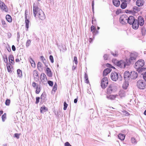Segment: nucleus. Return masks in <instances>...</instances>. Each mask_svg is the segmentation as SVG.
Masks as SVG:
<instances>
[{
  "label": "nucleus",
  "mask_w": 146,
  "mask_h": 146,
  "mask_svg": "<svg viewBox=\"0 0 146 146\" xmlns=\"http://www.w3.org/2000/svg\"><path fill=\"white\" fill-rule=\"evenodd\" d=\"M38 4L39 3L37 2H36L33 4V15L35 17L37 16L40 19L43 20L45 19V16L44 12L38 7Z\"/></svg>",
  "instance_id": "obj_1"
},
{
  "label": "nucleus",
  "mask_w": 146,
  "mask_h": 146,
  "mask_svg": "<svg viewBox=\"0 0 146 146\" xmlns=\"http://www.w3.org/2000/svg\"><path fill=\"white\" fill-rule=\"evenodd\" d=\"M113 62L117 66L121 68H124L126 66H128L130 65V60L127 59L119 61L113 60Z\"/></svg>",
  "instance_id": "obj_2"
},
{
  "label": "nucleus",
  "mask_w": 146,
  "mask_h": 146,
  "mask_svg": "<svg viewBox=\"0 0 146 146\" xmlns=\"http://www.w3.org/2000/svg\"><path fill=\"white\" fill-rule=\"evenodd\" d=\"M145 64L144 60L140 59L138 60L135 64L134 67L139 73H141L143 71H146V69L144 68H142Z\"/></svg>",
  "instance_id": "obj_3"
},
{
  "label": "nucleus",
  "mask_w": 146,
  "mask_h": 146,
  "mask_svg": "<svg viewBox=\"0 0 146 146\" xmlns=\"http://www.w3.org/2000/svg\"><path fill=\"white\" fill-rule=\"evenodd\" d=\"M137 20L135 19L133 16H131L128 17L127 23L132 25L133 28L135 29L138 28V24L137 23Z\"/></svg>",
  "instance_id": "obj_4"
},
{
  "label": "nucleus",
  "mask_w": 146,
  "mask_h": 146,
  "mask_svg": "<svg viewBox=\"0 0 146 146\" xmlns=\"http://www.w3.org/2000/svg\"><path fill=\"white\" fill-rule=\"evenodd\" d=\"M117 85L116 84H112L110 85L107 89V93L111 94L114 92L117 89Z\"/></svg>",
  "instance_id": "obj_5"
},
{
  "label": "nucleus",
  "mask_w": 146,
  "mask_h": 146,
  "mask_svg": "<svg viewBox=\"0 0 146 146\" xmlns=\"http://www.w3.org/2000/svg\"><path fill=\"white\" fill-rule=\"evenodd\" d=\"M137 86L140 89H144L145 88L146 84L143 80H140L137 81Z\"/></svg>",
  "instance_id": "obj_6"
},
{
  "label": "nucleus",
  "mask_w": 146,
  "mask_h": 146,
  "mask_svg": "<svg viewBox=\"0 0 146 146\" xmlns=\"http://www.w3.org/2000/svg\"><path fill=\"white\" fill-rule=\"evenodd\" d=\"M128 17L125 15H121L119 19L120 22L121 24L124 25L127 23Z\"/></svg>",
  "instance_id": "obj_7"
},
{
  "label": "nucleus",
  "mask_w": 146,
  "mask_h": 146,
  "mask_svg": "<svg viewBox=\"0 0 146 146\" xmlns=\"http://www.w3.org/2000/svg\"><path fill=\"white\" fill-rule=\"evenodd\" d=\"M110 77L111 79L114 81H116L118 78H120L118 73L115 72L111 73Z\"/></svg>",
  "instance_id": "obj_8"
},
{
  "label": "nucleus",
  "mask_w": 146,
  "mask_h": 146,
  "mask_svg": "<svg viewBox=\"0 0 146 146\" xmlns=\"http://www.w3.org/2000/svg\"><path fill=\"white\" fill-rule=\"evenodd\" d=\"M108 84V80L107 78H103L101 81V86L103 88H105Z\"/></svg>",
  "instance_id": "obj_9"
},
{
  "label": "nucleus",
  "mask_w": 146,
  "mask_h": 146,
  "mask_svg": "<svg viewBox=\"0 0 146 146\" xmlns=\"http://www.w3.org/2000/svg\"><path fill=\"white\" fill-rule=\"evenodd\" d=\"M137 23L138 24V27L139 25L142 26L144 23V20L141 16L139 17L138 19V21L137 20Z\"/></svg>",
  "instance_id": "obj_10"
},
{
  "label": "nucleus",
  "mask_w": 146,
  "mask_h": 146,
  "mask_svg": "<svg viewBox=\"0 0 146 146\" xmlns=\"http://www.w3.org/2000/svg\"><path fill=\"white\" fill-rule=\"evenodd\" d=\"M25 26L27 28V31L28 29L29 28V26L30 24V21H29V17H27V15L26 14V11H25Z\"/></svg>",
  "instance_id": "obj_11"
},
{
  "label": "nucleus",
  "mask_w": 146,
  "mask_h": 146,
  "mask_svg": "<svg viewBox=\"0 0 146 146\" xmlns=\"http://www.w3.org/2000/svg\"><path fill=\"white\" fill-rule=\"evenodd\" d=\"M137 55L136 53H131L130 55V58L128 60H130V64L131 61L136 59Z\"/></svg>",
  "instance_id": "obj_12"
},
{
  "label": "nucleus",
  "mask_w": 146,
  "mask_h": 146,
  "mask_svg": "<svg viewBox=\"0 0 146 146\" xmlns=\"http://www.w3.org/2000/svg\"><path fill=\"white\" fill-rule=\"evenodd\" d=\"M0 8L1 10L5 12H7V7L4 3L1 2L0 0Z\"/></svg>",
  "instance_id": "obj_13"
},
{
  "label": "nucleus",
  "mask_w": 146,
  "mask_h": 146,
  "mask_svg": "<svg viewBox=\"0 0 146 146\" xmlns=\"http://www.w3.org/2000/svg\"><path fill=\"white\" fill-rule=\"evenodd\" d=\"M118 96L117 95H111L107 96L106 98L109 100H113L117 98Z\"/></svg>",
  "instance_id": "obj_14"
},
{
  "label": "nucleus",
  "mask_w": 146,
  "mask_h": 146,
  "mask_svg": "<svg viewBox=\"0 0 146 146\" xmlns=\"http://www.w3.org/2000/svg\"><path fill=\"white\" fill-rule=\"evenodd\" d=\"M144 3L143 0H137L136 2V4L137 6L140 7L143 5Z\"/></svg>",
  "instance_id": "obj_15"
},
{
  "label": "nucleus",
  "mask_w": 146,
  "mask_h": 146,
  "mask_svg": "<svg viewBox=\"0 0 146 146\" xmlns=\"http://www.w3.org/2000/svg\"><path fill=\"white\" fill-rule=\"evenodd\" d=\"M111 69L110 68H107L105 69L103 72V76H105L109 73L111 71Z\"/></svg>",
  "instance_id": "obj_16"
},
{
  "label": "nucleus",
  "mask_w": 146,
  "mask_h": 146,
  "mask_svg": "<svg viewBox=\"0 0 146 146\" xmlns=\"http://www.w3.org/2000/svg\"><path fill=\"white\" fill-rule=\"evenodd\" d=\"M130 76V74L129 72L128 71L125 72L124 74V78L125 80H127V79Z\"/></svg>",
  "instance_id": "obj_17"
},
{
  "label": "nucleus",
  "mask_w": 146,
  "mask_h": 146,
  "mask_svg": "<svg viewBox=\"0 0 146 146\" xmlns=\"http://www.w3.org/2000/svg\"><path fill=\"white\" fill-rule=\"evenodd\" d=\"M41 79L42 82H46L47 80L46 76L44 73L41 74Z\"/></svg>",
  "instance_id": "obj_18"
},
{
  "label": "nucleus",
  "mask_w": 146,
  "mask_h": 146,
  "mask_svg": "<svg viewBox=\"0 0 146 146\" xmlns=\"http://www.w3.org/2000/svg\"><path fill=\"white\" fill-rule=\"evenodd\" d=\"M119 95L121 98L124 97L125 96V92L123 90H121L119 92Z\"/></svg>",
  "instance_id": "obj_19"
},
{
  "label": "nucleus",
  "mask_w": 146,
  "mask_h": 146,
  "mask_svg": "<svg viewBox=\"0 0 146 146\" xmlns=\"http://www.w3.org/2000/svg\"><path fill=\"white\" fill-rule=\"evenodd\" d=\"M40 110V113H43L47 111L48 109L47 108L45 107V106H43L42 107H41Z\"/></svg>",
  "instance_id": "obj_20"
},
{
  "label": "nucleus",
  "mask_w": 146,
  "mask_h": 146,
  "mask_svg": "<svg viewBox=\"0 0 146 146\" xmlns=\"http://www.w3.org/2000/svg\"><path fill=\"white\" fill-rule=\"evenodd\" d=\"M112 2L114 5L116 7H119L120 5L119 0H113Z\"/></svg>",
  "instance_id": "obj_21"
},
{
  "label": "nucleus",
  "mask_w": 146,
  "mask_h": 146,
  "mask_svg": "<svg viewBox=\"0 0 146 146\" xmlns=\"http://www.w3.org/2000/svg\"><path fill=\"white\" fill-rule=\"evenodd\" d=\"M129 86V82L125 80V82H124L122 88L125 89H126Z\"/></svg>",
  "instance_id": "obj_22"
},
{
  "label": "nucleus",
  "mask_w": 146,
  "mask_h": 146,
  "mask_svg": "<svg viewBox=\"0 0 146 146\" xmlns=\"http://www.w3.org/2000/svg\"><path fill=\"white\" fill-rule=\"evenodd\" d=\"M46 74L48 76L51 77L52 76V74L50 69L48 68H46Z\"/></svg>",
  "instance_id": "obj_23"
},
{
  "label": "nucleus",
  "mask_w": 146,
  "mask_h": 146,
  "mask_svg": "<svg viewBox=\"0 0 146 146\" xmlns=\"http://www.w3.org/2000/svg\"><path fill=\"white\" fill-rule=\"evenodd\" d=\"M122 3L121 5V7L122 9H125L127 7V4H128L129 3H127L125 2H121Z\"/></svg>",
  "instance_id": "obj_24"
},
{
  "label": "nucleus",
  "mask_w": 146,
  "mask_h": 146,
  "mask_svg": "<svg viewBox=\"0 0 146 146\" xmlns=\"http://www.w3.org/2000/svg\"><path fill=\"white\" fill-rule=\"evenodd\" d=\"M29 61L31 64L33 68H35V64L33 59L31 58H30Z\"/></svg>",
  "instance_id": "obj_25"
},
{
  "label": "nucleus",
  "mask_w": 146,
  "mask_h": 146,
  "mask_svg": "<svg viewBox=\"0 0 146 146\" xmlns=\"http://www.w3.org/2000/svg\"><path fill=\"white\" fill-rule=\"evenodd\" d=\"M42 63L40 62H38L37 64V68L38 70H40L42 69Z\"/></svg>",
  "instance_id": "obj_26"
},
{
  "label": "nucleus",
  "mask_w": 146,
  "mask_h": 146,
  "mask_svg": "<svg viewBox=\"0 0 146 146\" xmlns=\"http://www.w3.org/2000/svg\"><path fill=\"white\" fill-rule=\"evenodd\" d=\"M125 135L123 134H120L118 135V137L119 139L121 140H123L125 139Z\"/></svg>",
  "instance_id": "obj_27"
},
{
  "label": "nucleus",
  "mask_w": 146,
  "mask_h": 146,
  "mask_svg": "<svg viewBox=\"0 0 146 146\" xmlns=\"http://www.w3.org/2000/svg\"><path fill=\"white\" fill-rule=\"evenodd\" d=\"M6 66L8 71L9 72H11V68L12 67L11 64L10 63L7 64Z\"/></svg>",
  "instance_id": "obj_28"
},
{
  "label": "nucleus",
  "mask_w": 146,
  "mask_h": 146,
  "mask_svg": "<svg viewBox=\"0 0 146 146\" xmlns=\"http://www.w3.org/2000/svg\"><path fill=\"white\" fill-rule=\"evenodd\" d=\"M6 18L7 20L9 22H11L12 21V19L10 15H7L6 17Z\"/></svg>",
  "instance_id": "obj_29"
},
{
  "label": "nucleus",
  "mask_w": 146,
  "mask_h": 146,
  "mask_svg": "<svg viewBox=\"0 0 146 146\" xmlns=\"http://www.w3.org/2000/svg\"><path fill=\"white\" fill-rule=\"evenodd\" d=\"M138 74L136 72H133L132 74V76H133V79H135L137 77Z\"/></svg>",
  "instance_id": "obj_30"
},
{
  "label": "nucleus",
  "mask_w": 146,
  "mask_h": 146,
  "mask_svg": "<svg viewBox=\"0 0 146 146\" xmlns=\"http://www.w3.org/2000/svg\"><path fill=\"white\" fill-rule=\"evenodd\" d=\"M33 75L35 78H37L38 76V72L36 70H34L33 72Z\"/></svg>",
  "instance_id": "obj_31"
},
{
  "label": "nucleus",
  "mask_w": 146,
  "mask_h": 146,
  "mask_svg": "<svg viewBox=\"0 0 146 146\" xmlns=\"http://www.w3.org/2000/svg\"><path fill=\"white\" fill-rule=\"evenodd\" d=\"M2 121L3 122H4L6 119V114L4 113L1 117Z\"/></svg>",
  "instance_id": "obj_32"
},
{
  "label": "nucleus",
  "mask_w": 146,
  "mask_h": 146,
  "mask_svg": "<svg viewBox=\"0 0 146 146\" xmlns=\"http://www.w3.org/2000/svg\"><path fill=\"white\" fill-rule=\"evenodd\" d=\"M141 73L142 75H143V79L146 82V72L145 71H143Z\"/></svg>",
  "instance_id": "obj_33"
},
{
  "label": "nucleus",
  "mask_w": 146,
  "mask_h": 146,
  "mask_svg": "<svg viewBox=\"0 0 146 146\" xmlns=\"http://www.w3.org/2000/svg\"><path fill=\"white\" fill-rule=\"evenodd\" d=\"M131 143L133 144H136L137 143V141L133 137L131 138Z\"/></svg>",
  "instance_id": "obj_34"
},
{
  "label": "nucleus",
  "mask_w": 146,
  "mask_h": 146,
  "mask_svg": "<svg viewBox=\"0 0 146 146\" xmlns=\"http://www.w3.org/2000/svg\"><path fill=\"white\" fill-rule=\"evenodd\" d=\"M40 58L42 61L43 63L45 64L46 62V60L45 58L43 56H40Z\"/></svg>",
  "instance_id": "obj_35"
},
{
  "label": "nucleus",
  "mask_w": 146,
  "mask_h": 146,
  "mask_svg": "<svg viewBox=\"0 0 146 146\" xmlns=\"http://www.w3.org/2000/svg\"><path fill=\"white\" fill-rule=\"evenodd\" d=\"M10 103V101L9 99H7L5 102V104L6 106H9Z\"/></svg>",
  "instance_id": "obj_36"
},
{
  "label": "nucleus",
  "mask_w": 146,
  "mask_h": 146,
  "mask_svg": "<svg viewBox=\"0 0 146 146\" xmlns=\"http://www.w3.org/2000/svg\"><path fill=\"white\" fill-rule=\"evenodd\" d=\"M9 61L10 62V60L13 61L14 60V57L12 55H10L9 57Z\"/></svg>",
  "instance_id": "obj_37"
},
{
  "label": "nucleus",
  "mask_w": 146,
  "mask_h": 146,
  "mask_svg": "<svg viewBox=\"0 0 146 146\" xmlns=\"http://www.w3.org/2000/svg\"><path fill=\"white\" fill-rule=\"evenodd\" d=\"M38 84L36 83L35 82H33L32 83V86L34 88H35L38 85Z\"/></svg>",
  "instance_id": "obj_38"
},
{
  "label": "nucleus",
  "mask_w": 146,
  "mask_h": 146,
  "mask_svg": "<svg viewBox=\"0 0 146 146\" xmlns=\"http://www.w3.org/2000/svg\"><path fill=\"white\" fill-rule=\"evenodd\" d=\"M146 31V30L144 28H143L141 29V32L142 33V34L143 35H145V32Z\"/></svg>",
  "instance_id": "obj_39"
},
{
  "label": "nucleus",
  "mask_w": 146,
  "mask_h": 146,
  "mask_svg": "<svg viewBox=\"0 0 146 146\" xmlns=\"http://www.w3.org/2000/svg\"><path fill=\"white\" fill-rule=\"evenodd\" d=\"M64 107L63 109L64 110H65L66 109L68 105L66 104V102H64Z\"/></svg>",
  "instance_id": "obj_40"
},
{
  "label": "nucleus",
  "mask_w": 146,
  "mask_h": 146,
  "mask_svg": "<svg viewBox=\"0 0 146 146\" xmlns=\"http://www.w3.org/2000/svg\"><path fill=\"white\" fill-rule=\"evenodd\" d=\"M41 90L40 88V87L38 88H37V89L36 90V93L37 94H39Z\"/></svg>",
  "instance_id": "obj_41"
},
{
  "label": "nucleus",
  "mask_w": 146,
  "mask_h": 146,
  "mask_svg": "<svg viewBox=\"0 0 146 146\" xmlns=\"http://www.w3.org/2000/svg\"><path fill=\"white\" fill-rule=\"evenodd\" d=\"M73 62H74L75 64H77V58L76 56H74V58Z\"/></svg>",
  "instance_id": "obj_42"
},
{
  "label": "nucleus",
  "mask_w": 146,
  "mask_h": 146,
  "mask_svg": "<svg viewBox=\"0 0 146 146\" xmlns=\"http://www.w3.org/2000/svg\"><path fill=\"white\" fill-rule=\"evenodd\" d=\"M111 54L114 56H117L118 55L117 53V52H111Z\"/></svg>",
  "instance_id": "obj_43"
},
{
  "label": "nucleus",
  "mask_w": 146,
  "mask_h": 146,
  "mask_svg": "<svg viewBox=\"0 0 146 146\" xmlns=\"http://www.w3.org/2000/svg\"><path fill=\"white\" fill-rule=\"evenodd\" d=\"M57 85L56 84V83L54 85V86L53 88V90L55 91L57 89Z\"/></svg>",
  "instance_id": "obj_44"
},
{
  "label": "nucleus",
  "mask_w": 146,
  "mask_h": 146,
  "mask_svg": "<svg viewBox=\"0 0 146 146\" xmlns=\"http://www.w3.org/2000/svg\"><path fill=\"white\" fill-rule=\"evenodd\" d=\"M31 43V41L30 40H27L26 43V46L27 47L29 46Z\"/></svg>",
  "instance_id": "obj_45"
},
{
  "label": "nucleus",
  "mask_w": 146,
  "mask_h": 146,
  "mask_svg": "<svg viewBox=\"0 0 146 146\" xmlns=\"http://www.w3.org/2000/svg\"><path fill=\"white\" fill-rule=\"evenodd\" d=\"M49 59L51 62L53 63L54 62V59L52 55H50L49 57Z\"/></svg>",
  "instance_id": "obj_46"
},
{
  "label": "nucleus",
  "mask_w": 146,
  "mask_h": 146,
  "mask_svg": "<svg viewBox=\"0 0 146 146\" xmlns=\"http://www.w3.org/2000/svg\"><path fill=\"white\" fill-rule=\"evenodd\" d=\"M123 114L125 115H129V113L127 111L124 110L123 111Z\"/></svg>",
  "instance_id": "obj_47"
},
{
  "label": "nucleus",
  "mask_w": 146,
  "mask_h": 146,
  "mask_svg": "<svg viewBox=\"0 0 146 146\" xmlns=\"http://www.w3.org/2000/svg\"><path fill=\"white\" fill-rule=\"evenodd\" d=\"M48 83L50 86H52L53 85V82L52 81L49 80L48 82Z\"/></svg>",
  "instance_id": "obj_48"
},
{
  "label": "nucleus",
  "mask_w": 146,
  "mask_h": 146,
  "mask_svg": "<svg viewBox=\"0 0 146 146\" xmlns=\"http://www.w3.org/2000/svg\"><path fill=\"white\" fill-rule=\"evenodd\" d=\"M85 79L86 80V83H88L89 82V81L88 80V76L86 74H85Z\"/></svg>",
  "instance_id": "obj_49"
},
{
  "label": "nucleus",
  "mask_w": 146,
  "mask_h": 146,
  "mask_svg": "<svg viewBox=\"0 0 146 146\" xmlns=\"http://www.w3.org/2000/svg\"><path fill=\"white\" fill-rule=\"evenodd\" d=\"M121 2H125L127 3H129L130 0H120Z\"/></svg>",
  "instance_id": "obj_50"
},
{
  "label": "nucleus",
  "mask_w": 146,
  "mask_h": 146,
  "mask_svg": "<svg viewBox=\"0 0 146 146\" xmlns=\"http://www.w3.org/2000/svg\"><path fill=\"white\" fill-rule=\"evenodd\" d=\"M92 32L94 35L97 34L98 33V31H96V29L94 30Z\"/></svg>",
  "instance_id": "obj_51"
},
{
  "label": "nucleus",
  "mask_w": 146,
  "mask_h": 146,
  "mask_svg": "<svg viewBox=\"0 0 146 146\" xmlns=\"http://www.w3.org/2000/svg\"><path fill=\"white\" fill-rule=\"evenodd\" d=\"M39 100H40V97H36V104H38L39 101Z\"/></svg>",
  "instance_id": "obj_52"
},
{
  "label": "nucleus",
  "mask_w": 146,
  "mask_h": 146,
  "mask_svg": "<svg viewBox=\"0 0 146 146\" xmlns=\"http://www.w3.org/2000/svg\"><path fill=\"white\" fill-rule=\"evenodd\" d=\"M22 76V71L19 69V77H21Z\"/></svg>",
  "instance_id": "obj_53"
},
{
  "label": "nucleus",
  "mask_w": 146,
  "mask_h": 146,
  "mask_svg": "<svg viewBox=\"0 0 146 146\" xmlns=\"http://www.w3.org/2000/svg\"><path fill=\"white\" fill-rule=\"evenodd\" d=\"M108 55L107 54H105L104 56V57L105 60H107L108 58Z\"/></svg>",
  "instance_id": "obj_54"
},
{
  "label": "nucleus",
  "mask_w": 146,
  "mask_h": 146,
  "mask_svg": "<svg viewBox=\"0 0 146 146\" xmlns=\"http://www.w3.org/2000/svg\"><path fill=\"white\" fill-rule=\"evenodd\" d=\"M4 60L5 62L7 63V56H5V57H4Z\"/></svg>",
  "instance_id": "obj_55"
},
{
  "label": "nucleus",
  "mask_w": 146,
  "mask_h": 146,
  "mask_svg": "<svg viewBox=\"0 0 146 146\" xmlns=\"http://www.w3.org/2000/svg\"><path fill=\"white\" fill-rule=\"evenodd\" d=\"M64 146H72L68 142H67L64 144Z\"/></svg>",
  "instance_id": "obj_56"
},
{
  "label": "nucleus",
  "mask_w": 146,
  "mask_h": 146,
  "mask_svg": "<svg viewBox=\"0 0 146 146\" xmlns=\"http://www.w3.org/2000/svg\"><path fill=\"white\" fill-rule=\"evenodd\" d=\"M96 29L95 27L93 25H92L91 27V30L92 31H94V30Z\"/></svg>",
  "instance_id": "obj_57"
},
{
  "label": "nucleus",
  "mask_w": 146,
  "mask_h": 146,
  "mask_svg": "<svg viewBox=\"0 0 146 146\" xmlns=\"http://www.w3.org/2000/svg\"><path fill=\"white\" fill-rule=\"evenodd\" d=\"M1 23L4 26V27L6 26V24L5 21L3 20H2Z\"/></svg>",
  "instance_id": "obj_58"
},
{
  "label": "nucleus",
  "mask_w": 146,
  "mask_h": 146,
  "mask_svg": "<svg viewBox=\"0 0 146 146\" xmlns=\"http://www.w3.org/2000/svg\"><path fill=\"white\" fill-rule=\"evenodd\" d=\"M94 0L93 1L92 3V9L93 11L94 12Z\"/></svg>",
  "instance_id": "obj_59"
},
{
  "label": "nucleus",
  "mask_w": 146,
  "mask_h": 146,
  "mask_svg": "<svg viewBox=\"0 0 146 146\" xmlns=\"http://www.w3.org/2000/svg\"><path fill=\"white\" fill-rule=\"evenodd\" d=\"M14 119H15V120L14 121H17L18 120V118L17 117V115H15L14 116Z\"/></svg>",
  "instance_id": "obj_60"
},
{
  "label": "nucleus",
  "mask_w": 146,
  "mask_h": 146,
  "mask_svg": "<svg viewBox=\"0 0 146 146\" xmlns=\"http://www.w3.org/2000/svg\"><path fill=\"white\" fill-rule=\"evenodd\" d=\"M14 137L17 138V139H18V133H15L14 134Z\"/></svg>",
  "instance_id": "obj_61"
},
{
  "label": "nucleus",
  "mask_w": 146,
  "mask_h": 146,
  "mask_svg": "<svg viewBox=\"0 0 146 146\" xmlns=\"http://www.w3.org/2000/svg\"><path fill=\"white\" fill-rule=\"evenodd\" d=\"M13 50L15 51V47L14 45H13L12 47Z\"/></svg>",
  "instance_id": "obj_62"
},
{
  "label": "nucleus",
  "mask_w": 146,
  "mask_h": 146,
  "mask_svg": "<svg viewBox=\"0 0 146 146\" xmlns=\"http://www.w3.org/2000/svg\"><path fill=\"white\" fill-rule=\"evenodd\" d=\"M121 12V10H117L116 12L117 14H119Z\"/></svg>",
  "instance_id": "obj_63"
},
{
  "label": "nucleus",
  "mask_w": 146,
  "mask_h": 146,
  "mask_svg": "<svg viewBox=\"0 0 146 146\" xmlns=\"http://www.w3.org/2000/svg\"><path fill=\"white\" fill-rule=\"evenodd\" d=\"M77 101H78V100H77V98L75 99L74 100V102L75 103H76L77 102Z\"/></svg>",
  "instance_id": "obj_64"
}]
</instances>
